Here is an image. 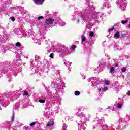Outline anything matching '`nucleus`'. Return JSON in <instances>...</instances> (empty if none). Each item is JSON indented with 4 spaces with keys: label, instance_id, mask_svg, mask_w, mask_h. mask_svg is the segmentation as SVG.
I'll list each match as a JSON object with an SVG mask.
<instances>
[{
    "label": "nucleus",
    "instance_id": "e433bc0d",
    "mask_svg": "<svg viewBox=\"0 0 130 130\" xmlns=\"http://www.w3.org/2000/svg\"><path fill=\"white\" fill-rule=\"evenodd\" d=\"M49 56L50 58H53V57H54V54H53V53H52L50 54Z\"/></svg>",
    "mask_w": 130,
    "mask_h": 130
},
{
    "label": "nucleus",
    "instance_id": "3c124183",
    "mask_svg": "<svg viewBox=\"0 0 130 130\" xmlns=\"http://www.w3.org/2000/svg\"><path fill=\"white\" fill-rule=\"evenodd\" d=\"M3 105L4 107H6V106L8 105V104L7 105H5V104H3Z\"/></svg>",
    "mask_w": 130,
    "mask_h": 130
},
{
    "label": "nucleus",
    "instance_id": "c85d7f7f",
    "mask_svg": "<svg viewBox=\"0 0 130 130\" xmlns=\"http://www.w3.org/2000/svg\"><path fill=\"white\" fill-rule=\"evenodd\" d=\"M107 90H108V88L107 87V86H105L104 88H103V92H105V91H107Z\"/></svg>",
    "mask_w": 130,
    "mask_h": 130
},
{
    "label": "nucleus",
    "instance_id": "6e6d98bb",
    "mask_svg": "<svg viewBox=\"0 0 130 130\" xmlns=\"http://www.w3.org/2000/svg\"><path fill=\"white\" fill-rule=\"evenodd\" d=\"M4 38H6V37H5V36H4Z\"/></svg>",
    "mask_w": 130,
    "mask_h": 130
},
{
    "label": "nucleus",
    "instance_id": "6e6552de",
    "mask_svg": "<svg viewBox=\"0 0 130 130\" xmlns=\"http://www.w3.org/2000/svg\"><path fill=\"white\" fill-rule=\"evenodd\" d=\"M56 21L54 20L53 18H49L45 20V27L46 28L47 26H49V25H52L53 23H56Z\"/></svg>",
    "mask_w": 130,
    "mask_h": 130
},
{
    "label": "nucleus",
    "instance_id": "a211bd4d",
    "mask_svg": "<svg viewBox=\"0 0 130 130\" xmlns=\"http://www.w3.org/2000/svg\"><path fill=\"white\" fill-rule=\"evenodd\" d=\"M64 64H66V66L67 67V68H70V66H71V63L68 61H64Z\"/></svg>",
    "mask_w": 130,
    "mask_h": 130
},
{
    "label": "nucleus",
    "instance_id": "cd10ccee",
    "mask_svg": "<svg viewBox=\"0 0 130 130\" xmlns=\"http://www.w3.org/2000/svg\"><path fill=\"white\" fill-rule=\"evenodd\" d=\"M109 83H110V82H109V81H107V80H106L104 82L105 85H106L107 86H108V85H109Z\"/></svg>",
    "mask_w": 130,
    "mask_h": 130
},
{
    "label": "nucleus",
    "instance_id": "4be33fe9",
    "mask_svg": "<svg viewBox=\"0 0 130 130\" xmlns=\"http://www.w3.org/2000/svg\"><path fill=\"white\" fill-rule=\"evenodd\" d=\"M69 119L71 120V121H73V120H74V117H71L70 118L69 116L66 117V120H69Z\"/></svg>",
    "mask_w": 130,
    "mask_h": 130
},
{
    "label": "nucleus",
    "instance_id": "f03ea898",
    "mask_svg": "<svg viewBox=\"0 0 130 130\" xmlns=\"http://www.w3.org/2000/svg\"><path fill=\"white\" fill-rule=\"evenodd\" d=\"M81 19L83 20L84 22H89V23L92 22V21L96 22L97 21V16H95L93 17L92 15H88L86 13H81L77 15L75 14L72 19L73 21H74L77 24H79L81 22Z\"/></svg>",
    "mask_w": 130,
    "mask_h": 130
},
{
    "label": "nucleus",
    "instance_id": "72a5a7b5",
    "mask_svg": "<svg viewBox=\"0 0 130 130\" xmlns=\"http://www.w3.org/2000/svg\"><path fill=\"white\" fill-rule=\"evenodd\" d=\"M49 115V114H48V113L47 112H45L44 113V116H46V117H48Z\"/></svg>",
    "mask_w": 130,
    "mask_h": 130
},
{
    "label": "nucleus",
    "instance_id": "b1692460",
    "mask_svg": "<svg viewBox=\"0 0 130 130\" xmlns=\"http://www.w3.org/2000/svg\"><path fill=\"white\" fill-rule=\"evenodd\" d=\"M81 41L82 42H84L86 41V37H85V36L84 35L82 36V37L81 38Z\"/></svg>",
    "mask_w": 130,
    "mask_h": 130
},
{
    "label": "nucleus",
    "instance_id": "4468645a",
    "mask_svg": "<svg viewBox=\"0 0 130 130\" xmlns=\"http://www.w3.org/2000/svg\"><path fill=\"white\" fill-rule=\"evenodd\" d=\"M54 122L51 121V122H49L47 124V126H48V127H52V126H53V124H54Z\"/></svg>",
    "mask_w": 130,
    "mask_h": 130
},
{
    "label": "nucleus",
    "instance_id": "f704fd0d",
    "mask_svg": "<svg viewBox=\"0 0 130 130\" xmlns=\"http://www.w3.org/2000/svg\"><path fill=\"white\" fill-rule=\"evenodd\" d=\"M35 61H37V60H38V59H39V56L38 55H36L35 56Z\"/></svg>",
    "mask_w": 130,
    "mask_h": 130
},
{
    "label": "nucleus",
    "instance_id": "1a4fd4ad",
    "mask_svg": "<svg viewBox=\"0 0 130 130\" xmlns=\"http://www.w3.org/2000/svg\"><path fill=\"white\" fill-rule=\"evenodd\" d=\"M60 52L62 54H68L70 53V49L68 48L67 47H63Z\"/></svg>",
    "mask_w": 130,
    "mask_h": 130
},
{
    "label": "nucleus",
    "instance_id": "49530a36",
    "mask_svg": "<svg viewBox=\"0 0 130 130\" xmlns=\"http://www.w3.org/2000/svg\"><path fill=\"white\" fill-rule=\"evenodd\" d=\"M14 119H15V116L13 115L12 116V121H14Z\"/></svg>",
    "mask_w": 130,
    "mask_h": 130
},
{
    "label": "nucleus",
    "instance_id": "ddd939ff",
    "mask_svg": "<svg viewBox=\"0 0 130 130\" xmlns=\"http://www.w3.org/2000/svg\"><path fill=\"white\" fill-rule=\"evenodd\" d=\"M41 19H43V17L42 16H39L38 17V20H37L36 23L38 26V27H39V23H40V21L39 20H41Z\"/></svg>",
    "mask_w": 130,
    "mask_h": 130
},
{
    "label": "nucleus",
    "instance_id": "a878e982",
    "mask_svg": "<svg viewBox=\"0 0 130 130\" xmlns=\"http://www.w3.org/2000/svg\"><path fill=\"white\" fill-rule=\"evenodd\" d=\"M39 102H40V103H45V100L40 99V100H39Z\"/></svg>",
    "mask_w": 130,
    "mask_h": 130
},
{
    "label": "nucleus",
    "instance_id": "603ef678",
    "mask_svg": "<svg viewBox=\"0 0 130 130\" xmlns=\"http://www.w3.org/2000/svg\"><path fill=\"white\" fill-rule=\"evenodd\" d=\"M108 13L109 14H111V10H110L108 12Z\"/></svg>",
    "mask_w": 130,
    "mask_h": 130
},
{
    "label": "nucleus",
    "instance_id": "39448f33",
    "mask_svg": "<svg viewBox=\"0 0 130 130\" xmlns=\"http://www.w3.org/2000/svg\"><path fill=\"white\" fill-rule=\"evenodd\" d=\"M118 4L119 7L122 10H125V7H126V0H117L116 2Z\"/></svg>",
    "mask_w": 130,
    "mask_h": 130
},
{
    "label": "nucleus",
    "instance_id": "9b49d317",
    "mask_svg": "<svg viewBox=\"0 0 130 130\" xmlns=\"http://www.w3.org/2000/svg\"><path fill=\"white\" fill-rule=\"evenodd\" d=\"M8 49H7V47L5 46H0V52H2V53H5L6 52V51Z\"/></svg>",
    "mask_w": 130,
    "mask_h": 130
},
{
    "label": "nucleus",
    "instance_id": "de8ad7c7",
    "mask_svg": "<svg viewBox=\"0 0 130 130\" xmlns=\"http://www.w3.org/2000/svg\"><path fill=\"white\" fill-rule=\"evenodd\" d=\"M90 9L91 10V11H92V10H95V8H94V7L93 6H92Z\"/></svg>",
    "mask_w": 130,
    "mask_h": 130
},
{
    "label": "nucleus",
    "instance_id": "79ce46f5",
    "mask_svg": "<svg viewBox=\"0 0 130 130\" xmlns=\"http://www.w3.org/2000/svg\"><path fill=\"white\" fill-rule=\"evenodd\" d=\"M113 30H114V27H112L111 29H109V33H110V32H111V31H113Z\"/></svg>",
    "mask_w": 130,
    "mask_h": 130
},
{
    "label": "nucleus",
    "instance_id": "c03bdc74",
    "mask_svg": "<svg viewBox=\"0 0 130 130\" xmlns=\"http://www.w3.org/2000/svg\"><path fill=\"white\" fill-rule=\"evenodd\" d=\"M36 123H35V122H32V123H30V126H34V125H35V124H36Z\"/></svg>",
    "mask_w": 130,
    "mask_h": 130
},
{
    "label": "nucleus",
    "instance_id": "ea45409f",
    "mask_svg": "<svg viewBox=\"0 0 130 130\" xmlns=\"http://www.w3.org/2000/svg\"><path fill=\"white\" fill-rule=\"evenodd\" d=\"M18 10L16 9H13V13L14 14H15V15H16V14H18Z\"/></svg>",
    "mask_w": 130,
    "mask_h": 130
},
{
    "label": "nucleus",
    "instance_id": "5fc2aeb1",
    "mask_svg": "<svg viewBox=\"0 0 130 130\" xmlns=\"http://www.w3.org/2000/svg\"><path fill=\"white\" fill-rule=\"evenodd\" d=\"M87 10H86V11H85V13H87Z\"/></svg>",
    "mask_w": 130,
    "mask_h": 130
},
{
    "label": "nucleus",
    "instance_id": "423d86ee",
    "mask_svg": "<svg viewBox=\"0 0 130 130\" xmlns=\"http://www.w3.org/2000/svg\"><path fill=\"white\" fill-rule=\"evenodd\" d=\"M88 82H91L92 83V86L95 87L96 85H98L100 81L96 77H91L89 78Z\"/></svg>",
    "mask_w": 130,
    "mask_h": 130
},
{
    "label": "nucleus",
    "instance_id": "473e14b6",
    "mask_svg": "<svg viewBox=\"0 0 130 130\" xmlns=\"http://www.w3.org/2000/svg\"><path fill=\"white\" fill-rule=\"evenodd\" d=\"M121 71L123 72V73H124V72H126V68L125 67H123L121 69Z\"/></svg>",
    "mask_w": 130,
    "mask_h": 130
},
{
    "label": "nucleus",
    "instance_id": "4c0bfd02",
    "mask_svg": "<svg viewBox=\"0 0 130 130\" xmlns=\"http://www.w3.org/2000/svg\"><path fill=\"white\" fill-rule=\"evenodd\" d=\"M98 90L99 93H100V92H103V88H99Z\"/></svg>",
    "mask_w": 130,
    "mask_h": 130
},
{
    "label": "nucleus",
    "instance_id": "2eb2a0df",
    "mask_svg": "<svg viewBox=\"0 0 130 130\" xmlns=\"http://www.w3.org/2000/svg\"><path fill=\"white\" fill-rule=\"evenodd\" d=\"M115 72V68H114L113 67H111L110 69V74H114Z\"/></svg>",
    "mask_w": 130,
    "mask_h": 130
},
{
    "label": "nucleus",
    "instance_id": "20e7f679",
    "mask_svg": "<svg viewBox=\"0 0 130 130\" xmlns=\"http://www.w3.org/2000/svg\"><path fill=\"white\" fill-rule=\"evenodd\" d=\"M100 123H98L97 125L93 127V129H95L96 128L97 130H107L108 126L106 124L102 123V120H99Z\"/></svg>",
    "mask_w": 130,
    "mask_h": 130
},
{
    "label": "nucleus",
    "instance_id": "7c9ffc66",
    "mask_svg": "<svg viewBox=\"0 0 130 130\" xmlns=\"http://www.w3.org/2000/svg\"><path fill=\"white\" fill-rule=\"evenodd\" d=\"M89 36L90 37H94V32H92V31H90L89 32Z\"/></svg>",
    "mask_w": 130,
    "mask_h": 130
},
{
    "label": "nucleus",
    "instance_id": "a19ab883",
    "mask_svg": "<svg viewBox=\"0 0 130 130\" xmlns=\"http://www.w3.org/2000/svg\"><path fill=\"white\" fill-rule=\"evenodd\" d=\"M10 20H11V21H12L13 22H14L15 20H16V19L15 18V17H12L10 18Z\"/></svg>",
    "mask_w": 130,
    "mask_h": 130
},
{
    "label": "nucleus",
    "instance_id": "2f4dec72",
    "mask_svg": "<svg viewBox=\"0 0 130 130\" xmlns=\"http://www.w3.org/2000/svg\"><path fill=\"white\" fill-rule=\"evenodd\" d=\"M75 48H77V46L76 45H74L71 47V49L72 50H74V49H75Z\"/></svg>",
    "mask_w": 130,
    "mask_h": 130
},
{
    "label": "nucleus",
    "instance_id": "7ed1b4c3",
    "mask_svg": "<svg viewBox=\"0 0 130 130\" xmlns=\"http://www.w3.org/2000/svg\"><path fill=\"white\" fill-rule=\"evenodd\" d=\"M57 84H59L57 92H61V91L63 90V88H66L64 83L61 81V79H59V80H53V83L51 84V86L52 88H55V86L57 85Z\"/></svg>",
    "mask_w": 130,
    "mask_h": 130
},
{
    "label": "nucleus",
    "instance_id": "aec40b11",
    "mask_svg": "<svg viewBox=\"0 0 130 130\" xmlns=\"http://www.w3.org/2000/svg\"><path fill=\"white\" fill-rule=\"evenodd\" d=\"M17 47H21V43L20 42H17L15 44V49H17Z\"/></svg>",
    "mask_w": 130,
    "mask_h": 130
},
{
    "label": "nucleus",
    "instance_id": "f257e3e1",
    "mask_svg": "<svg viewBox=\"0 0 130 130\" xmlns=\"http://www.w3.org/2000/svg\"><path fill=\"white\" fill-rule=\"evenodd\" d=\"M84 110H85V108L83 107H81L80 109L77 108L76 109L75 115L79 116L80 118H83L85 120L84 121H80L78 123V125H81V128L79 130H85V128H86L87 126V124H86L87 121L86 120H88V119L91 117V115H86L82 112V111H84Z\"/></svg>",
    "mask_w": 130,
    "mask_h": 130
},
{
    "label": "nucleus",
    "instance_id": "09e8293b",
    "mask_svg": "<svg viewBox=\"0 0 130 130\" xmlns=\"http://www.w3.org/2000/svg\"><path fill=\"white\" fill-rule=\"evenodd\" d=\"M115 67H116V68H117V67H118V64L117 63H115Z\"/></svg>",
    "mask_w": 130,
    "mask_h": 130
},
{
    "label": "nucleus",
    "instance_id": "6ab92c4d",
    "mask_svg": "<svg viewBox=\"0 0 130 130\" xmlns=\"http://www.w3.org/2000/svg\"><path fill=\"white\" fill-rule=\"evenodd\" d=\"M59 23L60 26H64L66 25V22L61 20H60V21H59Z\"/></svg>",
    "mask_w": 130,
    "mask_h": 130
},
{
    "label": "nucleus",
    "instance_id": "13d9d810",
    "mask_svg": "<svg viewBox=\"0 0 130 130\" xmlns=\"http://www.w3.org/2000/svg\"><path fill=\"white\" fill-rule=\"evenodd\" d=\"M2 109L0 108V110H1Z\"/></svg>",
    "mask_w": 130,
    "mask_h": 130
},
{
    "label": "nucleus",
    "instance_id": "58836bf2",
    "mask_svg": "<svg viewBox=\"0 0 130 130\" xmlns=\"http://www.w3.org/2000/svg\"><path fill=\"white\" fill-rule=\"evenodd\" d=\"M102 66H104V63H103V64H99V67H98V70H100V69H101V68H102Z\"/></svg>",
    "mask_w": 130,
    "mask_h": 130
},
{
    "label": "nucleus",
    "instance_id": "8fccbe9b",
    "mask_svg": "<svg viewBox=\"0 0 130 130\" xmlns=\"http://www.w3.org/2000/svg\"><path fill=\"white\" fill-rule=\"evenodd\" d=\"M127 95H128V96H130V91H128L127 92Z\"/></svg>",
    "mask_w": 130,
    "mask_h": 130
},
{
    "label": "nucleus",
    "instance_id": "412c9836",
    "mask_svg": "<svg viewBox=\"0 0 130 130\" xmlns=\"http://www.w3.org/2000/svg\"><path fill=\"white\" fill-rule=\"evenodd\" d=\"M123 105V104H122L118 103L117 105V108H118L119 109H121Z\"/></svg>",
    "mask_w": 130,
    "mask_h": 130
},
{
    "label": "nucleus",
    "instance_id": "4d7b16f0",
    "mask_svg": "<svg viewBox=\"0 0 130 130\" xmlns=\"http://www.w3.org/2000/svg\"><path fill=\"white\" fill-rule=\"evenodd\" d=\"M19 32H20V31H19V30H18V33H19Z\"/></svg>",
    "mask_w": 130,
    "mask_h": 130
},
{
    "label": "nucleus",
    "instance_id": "864d4df0",
    "mask_svg": "<svg viewBox=\"0 0 130 130\" xmlns=\"http://www.w3.org/2000/svg\"><path fill=\"white\" fill-rule=\"evenodd\" d=\"M2 39V36L0 35V40Z\"/></svg>",
    "mask_w": 130,
    "mask_h": 130
},
{
    "label": "nucleus",
    "instance_id": "dca6fc26",
    "mask_svg": "<svg viewBox=\"0 0 130 130\" xmlns=\"http://www.w3.org/2000/svg\"><path fill=\"white\" fill-rule=\"evenodd\" d=\"M120 37V35L119 34V32L117 31L115 34V37L116 39H118V38H119V37Z\"/></svg>",
    "mask_w": 130,
    "mask_h": 130
},
{
    "label": "nucleus",
    "instance_id": "37998d69",
    "mask_svg": "<svg viewBox=\"0 0 130 130\" xmlns=\"http://www.w3.org/2000/svg\"><path fill=\"white\" fill-rule=\"evenodd\" d=\"M125 23H127V20H123L121 21V24H125Z\"/></svg>",
    "mask_w": 130,
    "mask_h": 130
},
{
    "label": "nucleus",
    "instance_id": "a18cd8bd",
    "mask_svg": "<svg viewBox=\"0 0 130 130\" xmlns=\"http://www.w3.org/2000/svg\"><path fill=\"white\" fill-rule=\"evenodd\" d=\"M23 95L25 96H28V92L27 91H24Z\"/></svg>",
    "mask_w": 130,
    "mask_h": 130
},
{
    "label": "nucleus",
    "instance_id": "c756f323",
    "mask_svg": "<svg viewBox=\"0 0 130 130\" xmlns=\"http://www.w3.org/2000/svg\"><path fill=\"white\" fill-rule=\"evenodd\" d=\"M35 43H38L39 45L41 44V43L40 42V41H38V40H34Z\"/></svg>",
    "mask_w": 130,
    "mask_h": 130
},
{
    "label": "nucleus",
    "instance_id": "393cba45",
    "mask_svg": "<svg viewBox=\"0 0 130 130\" xmlns=\"http://www.w3.org/2000/svg\"><path fill=\"white\" fill-rule=\"evenodd\" d=\"M56 98L58 102H60V101H61V98H60V97H59V96L57 95Z\"/></svg>",
    "mask_w": 130,
    "mask_h": 130
},
{
    "label": "nucleus",
    "instance_id": "5701e85b",
    "mask_svg": "<svg viewBox=\"0 0 130 130\" xmlns=\"http://www.w3.org/2000/svg\"><path fill=\"white\" fill-rule=\"evenodd\" d=\"M81 92L79 91H75L74 92V95H75V96H79Z\"/></svg>",
    "mask_w": 130,
    "mask_h": 130
},
{
    "label": "nucleus",
    "instance_id": "bb28decb",
    "mask_svg": "<svg viewBox=\"0 0 130 130\" xmlns=\"http://www.w3.org/2000/svg\"><path fill=\"white\" fill-rule=\"evenodd\" d=\"M67 128H68V125H67L66 124H64L63 125V130H67Z\"/></svg>",
    "mask_w": 130,
    "mask_h": 130
},
{
    "label": "nucleus",
    "instance_id": "9d476101",
    "mask_svg": "<svg viewBox=\"0 0 130 130\" xmlns=\"http://www.w3.org/2000/svg\"><path fill=\"white\" fill-rule=\"evenodd\" d=\"M31 35V32H29V31H25L23 33V35H22L20 34H19V37H20V38H22V37H27L28 38H29V37H30V36Z\"/></svg>",
    "mask_w": 130,
    "mask_h": 130
},
{
    "label": "nucleus",
    "instance_id": "c9c22d12",
    "mask_svg": "<svg viewBox=\"0 0 130 130\" xmlns=\"http://www.w3.org/2000/svg\"><path fill=\"white\" fill-rule=\"evenodd\" d=\"M56 74L58 77H59V76H60V72H59V70L57 71Z\"/></svg>",
    "mask_w": 130,
    "mask_h": 130
},
{
    "label": "nucleus",
    "instance_id": "f3484780",
    "mask_svg": "<svg viewBox=\"0 0 130 130\" xmlns=\"http://www.w3.org/2000/svg\"><path fill=\"white\" fill-rule=\"evenodd\" d=\"M124 121L126 122L127 121H128L130 119V116L128 115H126L125 117L124 118Z\"/></svg>",
    "mask_w": 130,
    "mask_h": 130
},
{
    "label": "nucleus",
    "instance_id": "0eeeda50",
    "mask_svg": "<svg viewBox=\"0 0 130 130\" xmlns=\"http://www.w3.org/2000/svg\"><path fill=\"white\" fill-rule=\"evenodd\" d=\"M118 126L121 129H124L126 126V122L124 121V119L121 118L119 119Z\"/></svg>",
    "mask_w": 130,
    "mask_h": 130
},
{
    "label": "nucleus",
    "instance_id": "f8f14e48",
    "mask_svg": "<svg viewBox=\"0 0 130 130\" xmlns=\"http://www.w3.org/2000/svg\"><path fill=\"white\" fill-rule=\"evenodd\" d=\"M34 3L37 5H42L43 3H44L45 0H33Z\"/></svg>",
    "mask_w": 130,
    "mask_h": 130
}]
</instances>
